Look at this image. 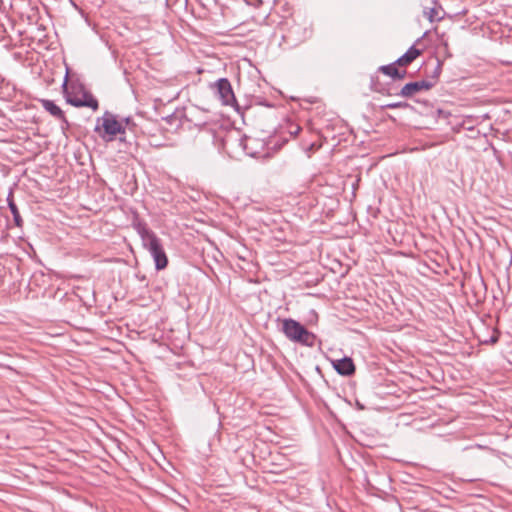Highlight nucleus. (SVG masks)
<instances>
[{"mask_svg":"<svg viewBox=\"0 0 512 512\" xmlns=\"http://www.w3.org/2000/svg\"><path fill=\"white\" fill-rule=\"evenodd\" d=\"M137 232L141 238L143 247L152 256L156 270H163L168 265V258L163 248L161 239L150 230L145 224L136 225Z\"/></svg>","mask_w":512,"mask_h":512,"instance_id":"nucleus-1","label":"nucleus"},{"mask_svg":"<svg viewBox=\"0 0 512 512\" xmlns=\"http://www.w3.org/2000/svg\"><path fill=\"white\" fill-rule=\"evenodd\" d=\"M281 331L290 341L308 347H313L317 339L314 333L308 331L302 324L292 318L282 320Z\"/></svg>","mask_w":512,"mask_h":512,"instance_id":"nucleus-2","label":"nucleus"},{"mask_svg":"<svg viewBox=\"0 0 512 512\" xmlns=\"http://www.w3.org/2000/svg\"><path fill=\"white\" fill-rule=\"evenodd\" d=\"M94 131L106 142L113 141L118 134H124L126 127L116 116L106 111L101 118H97Z\"/></svg>","mask_w":512,"mask_h":512,"instance_id":"nucleus-3","label":"nucleus"},{"mask_svg":"<svg viewBox=\"0 0 512 512\" xmlns=\"http://www.w3.org/2000/svg\"><path fill=\"white\" fill-rule=\"evenodd\" d=\"M66 101L74 107H88L93 111L98 110V100L82 86L72 87L71 91H66Z\"/></svg>","mask_w":512,"mask_h":512,"instance_id":"nucleus-4","label":"nucleus"},{"mask_svg":"<svg viewBox=\"0 0 512 512\" xmlns=\"http://www.w3.org/2000/svg\"><path fill=\"white\" fill-rule=\"evenodd\" d=\"M217 95L223 105H234L235 95L231 83L227 78H221L215 83Z\"/></svg>","mask_w":512,"mask_h":512,"instance_id":"nucleus-5","label":"nucleus"},{"mask_svg":"<svg viewBox=\"0 0 512 512\" xmlns=\"http://www.w3.org/2000/svg\"><path fill=\"white\" fill-rule=\"evenodd\" d=\"M433 83L427 80L415 81L405 84L398 95L402 97H411L422 90H429Z\"/></svg>","mask_w":512,"mask_h":512,"instance_id":"nucleus-6","label":"nucleus"},{"mask_svg":"<svg viewBox=\"0 0 512 512\" xmlns=\"http://www.w3.org/2000/svg\"><path fill=\"white\" fill-rule=\"evenodd\" d=\"M40 103H41L42 107L47 112H49L52 116H54L55 118H57V119H59L61 121L62 129H66V128L69 127V122L66 119V117L64 115V112L62 111V109L58 105L55 104L54 101L49 100V99H41Z\"/></svg>","mask_w":512,"mask_h":512,"instance_id":"nucleus-7","label":"nucleus"},{"mask_svg":"<svg viewBox=\"0 0 512 512\" xmlns=\"http://www.w3.org/2000/svg\"><path fill=\"white\" fill-rule=\"evenodd\" d=\"M333 367L342 376H350L355 372V365L349 357L333 361Z\"/></svg>","mask_w":512,"mask_h":512,"instance_id":"nucleus-8","label":"nucleus"},{"mask_svg":"<svg viewBox=\"0 0 512 512\" xmlns=\"http://www.w3.org/2000/svg\"><path fill=\"white\" fill-rule=\"evenodd\" d=\"M421 51L414 46H411L401 57L396 60V64L399 66H406L413 62Z\"/></svg>","mask_w":512,"mask_h":512,"instance_id":"nucleus-9","label":"nucleus"},{"mask_svg":"<svg viewBox=\"0 0 512 512\" xmlns=\"http://www.w3.org/2000/svg\"><path fill=\"white\" fill-rule=\"evenodd\" d=\"M396 62L389 64V65H383L379 68V70L387 75L392 77L393 79H403L406 75L405 70H399L396 66Z\"/></svg>","mask_w":512,"mask_h":512,"instance_id":"nucleus-10","label":"nucleus"},{"mask_svg":"<svg viewBox=\"0 0 512 512\" xmlns=\"http://www.w3.org/2000/svg\"><path fill=\"white\" fill-rule=\"evenodd\" d=\"M7 200H8L9 209H10L12 215H13V220H14L15 225L17 227H22L23 219L20 216V213H19V210L17 208V205L9 197L7 198Z\"/></svg>","mask_w":512,"mask_h":512,"instance_id":"nucleus-11","label":"nucleus"},{"mask_svg":"<svg viewBox=\"0 0 512 512\" xmlns=\"http://www.w3.org/2000/svg\"><path fill=\"white\" fill-rule=\"evenodd\" d=\"M424 14L429 19L430 22L442 19V16L439 15L438 9L435 7L430 8L429 11H424Z\"/></svg>","mask_w":512,"mask_h":512,"instance_id":"nucleus-12","label":"nucleus"},{"mask_svg":"<svg viewBox=\"0 0 512 512\" xmlns=\"http://www.w3.org/2000/svg\"><path fill=\"white\" fill-rule=\"evenodd\" d=\"M383 108H387V109L410 108V105L407 102H393V103L384 105Z\"/></svg>","mask_w":512,"mask_h":512,"instance_id":"nucleus-13","label":"nucleus"},{"mask_svg":"<svg viewBox=\"0 0 512 512\" xmlns=\"http://www.w3.org/2000/svg\"><path fill=\"white\" fill-rule=\"evenodd\" d=\"M301 131V128L299 125H296V124H291L290 127H289V133L292 135V136H296L299 134V132Z\"/></svg>","mask_w":512,"mask_h":512,"instance_id":"nucleus-14","label":"nucleus"},{"mask_svg":"<svg viewBox=\"0 0 512 512\" xmlns=\"http://www.w3.org/2000/svg\"><path fill=\"white\" fill-rule=\"evenodd\" d=\"M498 341V336H492L490 339V343H496Z\"/></svg>","mask_w":512,"mask_h":512,"instance_id":"nucleus-15","label":"nucleus"},{"mask_svg":"<svg viewBox=\"0 0 512 512\" xmlns=\"http://www.w3.org/2000/svg\"><path fill=\"white\" fill-rule=\"evenodd\" d=\"M123 121L125 122L126 125H130V123L132 122L130 117L124 118Z\"/></svg>","mask_w":512,"mask_h":512,"instance_id":"nucleus-16","label":"nucleus"}]
</instances>
